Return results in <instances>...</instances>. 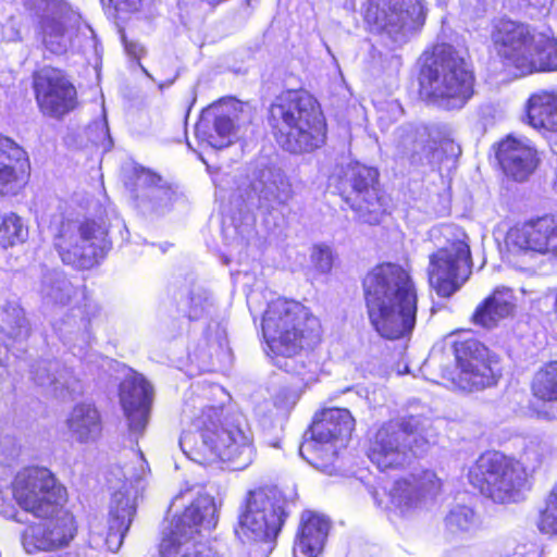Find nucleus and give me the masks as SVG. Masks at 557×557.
I'll return each instance as SVG.
<instances>
[{
    "label": "nucleus",
    "mask_w": 557,
    "mask_h": 557,
    "mask_svg": "<svg viewBox=\"0 0 557 557\" xmlns=\"http://www.w3.org/2000/svg\"><path fill=\"white\" fill-rule=\"evenodd\" d=\"M432 421L407 416L383 423L370 444L369 458L381 470L399 469L436 443Z\"/></svg>",
    "instance_id": "obj_5"
},
{
    "label": "nucleus",
    "mask_w": 557,
    "mask_h": 557,
    "mask_svg": "<svg viewBox=\"0 0 557 557\" xmlns=\"http://www.w3.org/2000/svg\"><path fill=\"white\" fill-rule=\"evenodd\" d=\"M216 523L218 507L214 498L208 494H199L183 515L174 520L170 532L162 539L163 549L173 547L178 541L196 542L195 535L200 528L211 530Z\"/></svg>",
    "instance_id": "obj_21"
},
{
    "label": "nucleus",
    "mask_w": 557,
    "mask_h": 557,
    "mask_svg": "<svg viewBox=\"0 0 557 557\" xmlns=\"http://www.w3.org/2000/svg\"><path fill=\"white\" fill-rule=\"evenodd\" d=\"M492 41L498 55L520 75L557 70V41L525 24L510 20L497 22Z\"/></svg>",
    "instance_id": "obj_6"
},
{
    "label": "nucleus",
    "mask_w": 557,
    "mask_h": 557,
    "mask_svg": "<svg viewBox=\"0 0 557 557\" xmlns=\"http://www.w3.org/2000/svg\"><path fill=\"white\" fill-rule=\"evenodd\" d=\"M7 359V350L0 348V367L4 366V361Z\"/></svg>",
    "instance_id": "obj_51"
},
{
    "label": "nucleus",
    "mask_w": 557,
    "mask_h": 557,
    "mask_svg": "<svg viewBox=\"0 0 557 557\" xmlns=\"http://www.w3.org/2000/svg\"><path fill=\"white\" fill-rule=\"evenodd\" d=\"M40 15L39 34L46 50L63 54L72 45L81 16L61 0H25Z\"/></svg>",
    "instance_id": "obj_15"
},
{
    "label": "nucleus",
    "mask_w": 557,
    "mask_h": 557,
    "mask_svg": "<svg viewBox=\"0 0 557 557\" xmlns=\"http://www.w3.org/2000/svg\"><path fill=\"white\" fill-rule=\"evenodd\" d=\"M116 11H136L141 0H109Z\"/></svg>",
    "instance_id": "obj_45"
},
{
    "label": "nucleus",
    "mask_w": 557,
    "mask_h": 557,
    "mask_svg": "<svg viewBox=\"0 0 557 557\" xmlns=\"http://www.w3.org/2000/svg\"><path fill=\"white\" fill-rule=\"evenodd\" d=\"M369 319L384 338L397 339L416 325L418 295L410 273L399 264L382 263L363 278Z\"/></svg>",
    "instance_id": "obj_1"
},
{
    "label": "nucleus",
    "mask_w": 557,
    "mask_h": 557,
    "mask_svg": "<svg viewBox=\"0 0 557 557\" xmlns=\"http://www.w3.org/2000/svg\"><path fill=\"white\" fill-rule=\"evenodd\" d=\"M532 393L543 401H557V360L545 364L535 373Z\"/></svg>",
    "instance_id": "obj_37"
},
{
    "label": "nucleus",
    "mask_w": 557,
    "mask_h": 557,
    "mask_svg": "<svg viewBox=\"0 0 557 557\" xmlns=\"http://www.w3.org/2000/svg\"><path fill=\"white\" fill-rule=\"evenodd\" d=\"M65 425L70 436L81 444L96 442L102 432L100 412L91 403L76 404L69 412Z\"/></svg>",
    "instance_id": "obj_31"
},
{
    "label": "nucleus",
    "mask_w": 557,
    "mask_h": 557,
    "mask_svg": "<svg viewBox=\"0 0 557 557\" xmlns=\"http://www.w3.org/2000/svg\"><path fill=\"white\" fill-rule=\"evenodd\" d=\"M0 515H2L5 518H9V519H14L16 521H20L16 518V510H15L14 506L4 500L1 491H0Z\"/></svg>",
    "instance_id": "obj_46"
},
{
    "label": "nucleus",
    "mask_w": 557,
    "mask_h": 557,
    "mask_svg": "<svg viewBox=\"0 0 557 557\" xmlns=\"http://www.w3.org/2000/svg\"><path fill=\"white\" fill-rule=\"evenodd\" d=\"M107 228L92 220L63 221L54 235L53 246L63 263L90 269L111 247Z\"/></svg>",
    "instance_id": "obj_11"
},
{
    "label": "nucleus",
    "mask_w": 557,
    "mask_h": 557,
    "mask_svg": "<svg viewBox=\"0 0 557 557\" xmlns=\"http://www.w3.org/2000/svg\"><path fill=\"white\" fill-rule=\"evenodd\" d=\"M515 308V296L511 289L499 287L479 305L472 315L474 324L492 329L510 315Z\"/></svg>",
    "instance_id": "obj_32"
},
{
    "label": "nucleus",
    "mask_w": 557,
    "mask_h": 557,
    "mask_svg": "<svg viewBox=\"0 0 557 557\" xmlns=\"http://www.w3.org/2000/svg\"><path fill=\"white\" fill-rule=\"evenodd\" d=\"M473 83L467 52L448 44L435 45L420 72L422 90L447 110L461 109L468 102Z\"/></svg>",
    "instance_id": "obj_4"
},
{
    "label": "nucleus",
    "mask_w": 557,
    "mask_h": 557,
    "mask_svg": "<svg viewBox=\"0 0 557 557\" xmlns=\"http://www.w3.org/2000/svg\"><path fill=\"white\" fill-rule=\"evenodd\" d=\"M535 461H536L537 463H541V462H542V457H541V458H536V459H535Z\"/></svg>",
    "instance_id": "obj_52"
},
{
    "label": "nucleus",
    "mask_w": 557,
    "mask_h": 557,
    "mask_svg": "<svg viewBox=\"0 0 557 557\" xmlns=\"http://www.w3.org/2000/svg\"><path fill=\"white\" fill-rule=\"evenodd\" d=\"M176 555H180V552L178 550H173L171 553H169L168 556H165L164 554H162L161 552V544L159 545V549H158V557H174Z\"/></svg>",
    "instance_id": "obj_49"
},
{
    "label": "nucleus",
    "mask_w": 557,
    "mask_h": 557,
    "mask_svg": "<svg viewBox=\"0 0 557 557\" xmlns=\"http://www.w3.org/2000/svg\"><path fill=\"white\" fill-rule=\"evenodd\" d=\"M1 321V332L10 338H24L29 333L24 311L17 304L9 302L4 307Z\"/></svg>",
    "instance_id": "obj_38"
},
{
    "label": "nucleus",
    "mask_w": 557,
    "mask_h": 557,
    "mask_svg": "<svg viewBox=\"0 0 557 557\" xmlns=\"http://www.w3.org/2000/svg\"><path fill=\"white\" fill-rule=\"evenodd\" d=\"M49 521L27 528L22 535V544L28 554L52 550L65 546L75 534L74 518L61 507Z\"/></svg>",
    "instance_id": "obj_23"
},
{
    "label": "nucleus",
    "mask_w": 557,
    "mask_h": 557,
    "mask_svg": "<svg viewBox=\"0 0 557 557\" xmlns=\"http://www.w3.org/2000/svg\"><path fill=\"white\" fill-rule=\"evenodd\" d=\"M277 144L292 153L309 152L324 143L325 124L315 99L302 90L280 94L269 109Z\"/></svg>",
    "instance_id": "obj_3"
},
{
    "label": "nucleus",
    "mask_w": 557,
    "mask_h": 557,
    "mask_svg": "<svg viewBox=\"0 0 557 557\" xmlns=\"http://www.w3.org/2000/svg\"><path fill=\"white\" fill-rule=\"evenodd\" d=\"M136 513L135 499L127 484L114 492L109 507L107 543L111 549H119Z\"/></svg>",
    "instance_id": "obj_28"
},
{
    "label": "nucleus",
    "mask_w": 557,
    "mask_h": 557,
    "mask_svg": "<svg viewBox=\"0 0 557 557\" xmlns=\"http://www.w3.org/2000/svg\"><path fill=\"white\" fill-rule=\"evenodd\" d=\"M34 90L40 111L60 119L77 104L76 89L60 70L44 67L34 74Z\"/></svg>",
    "instance_id": "obj_19"
},
{
    "label": "nucleus",
    "mask_w": 557,
    "mask_h": 557,
    "mask_svg": "<svg viewBox=\"0 0 557 557\" xmlns=\"http://www.w3.org/2000/svg\"><path fill=\"white\" fill-rule=\"evenodd\" d=\"M496 157L503 171L518 182L528 180L539 164L537 152L531 141L512 135L499 144Z\"/></svg>",
    "instance_id": "obj_25"
},
{
    "label": "nucleus",
    "mask_w": 557,
    "mask_h": 557,
    "mask_svg": "<svg viewBox=\"0 0 557 557\" xmlns=\"http://www.w3.org/2000/svg\"><path fill=\"white\" fill-rule=\"evenodd\" d=\"M11 493L17 505L37 518L58 513L66 500L65 488L47 468L29 467L16 473Z\"/></svg>",
    "instance_id": "obj_13"
},
{
    "label": "nucleus",
    "mask_w": 557,
    "mask_h": 557,
    "mask_svg": "<svg viewBox=\"0 0 557 557\" xmlns=\"http://www.w3.org/2000/svg\"><path fill=\"white\" fill-rule=\"evenodd\" d=\"M120 401L131 433L140 435L145 431L152 401V387L146 379L134 373L120 385Z\"/></svg>",
    "instance_id": "obj_24"
},
{
    "label": "nucleus",
    "mask_w": 557,
    "mask_h": 557,
    "mask_svg": "<svg viewBox=\"0 0 557 557\" xmlns=\"http://www.w3.org/2000/svg\"><path fill=\"white\" fill-rule=\"evenodd\" d=\"M557 109V98L548 91H539L530 96L525 104L523 121L533 128L552 129Z\"/></svg>",
    "instance_id": "obj_35"
},
{
    "label": "nucleus",
    "mask_w": 557,
    "mask_h": 557,
    "mask_svg": "<svg viewBox=\"0 0 557 557\" xmlns=\"http://www.w3.org/2000/svg\"><path fill=\"white\" fill-rule=\"evenodd\" d=\"M330 530V521L322 515L305 511L295 542L296 552L321 554Z\"/></svg>",
    "instance_id": "obj_33"
},
{
    "label": "nucleus",
    "mask_w": 557,
    "mask_h": 557,
    "mask_svg": "<svg viewBox=\"0 0 557 557\" xmlns=\"http://www.w3.org/2000/svg\"><path fill=\"white\" fill-rule=\"evenodd\" d=\"M212 302L206 292H193L189 297L188 318L199 320L210 313Z\"/></svg>",
    "instance_id": "obj_43"
},
{
    "label": "nucleus",
    "mask_w": 557,
    "mask_h": 557,
    "mask_svg": "<svg viewBox=\"0 0 557 557\" xmlns=\"http://www.w3.org/2000/svg\"><path fill=\"white\" fill-rule=\"evenodd\" d=\"M355 420L347 409L330 408L321 412L299 446L300 456L321 471H329L338 448L350 437Z\"/></svg>",
    "instance_id": "obj_10"
},
{
    "label": "nucleus",
    "mask_w": 557,
    "mask_h": 557,
    "mask_svg": "<svg viewBox=\"0 0 557 557\" xmlns=\"http://www.w3.org/2000/svg\"><path fill=\"white\" fill-rule=\"evenodd\" d=\"M447 243L430 256L429 282L442 297H449L471 272V252L468 235L459 228L444 230Z\"/></svg>",
    "instance_id": "obj_12"
},
{
    "label": "nucleus",
    "mask_w": 557,
    "mask_h": 557,
    "mask_svg": "<svg viewBox=\"0 0 557 557\" xmlns=\"http://www.w3.org/2000/svg\"><path fill=\"white\" fill-rule=\"evenodd\" d=\"M536 454V449L533 445H530L527 450H525V456L528 459L531 458L532 455H535Z\"/></svg>",
    "instance_id": "obj_50"
},
{
    "label": "nucleus",
    "mask_w": 557,
    "mask_h": 557,
    "mask_svg": "<svg viewBox=\"0 0 557 557\" xmlns=\"http://www.w3.org/2000/svg\"><path fill=\"white\" fill-rule=\"evenodd\" d=\"M320 554L300 553L294 548V557H319Z\"/></svg>",
    "instance_id": "obj_48"
},
{
    "label": "nucleus",
    "mask_w": 557,
    "mask_h": 557,
    "mask_svg": "<svg viewBox=\"0 0 557 557\" xmlns=\"http://www.w3.org/2000/svg\"><path fill=\"white\" fill-rule=\"evenodd\" d=\"M124 185L143 214L162 215L170 211L174 193L157 173L132 164L124 169Z\"/></svg>",
    "instance_id": "obj_16"
},
{
    "label": "nucleus",
    "mask_w": 557,
    "mask_h": 557,
    "mask_svg": "<svg viewBox=\"0 0 557 557\" xmlns=\"http://www.w3.org/2000/svg\"><path fill=\"white\" fill-rule=\"evenodd\" d=\"M262 333L273 352L290 357L320 341L321 325L300 302L277 298L264 312Z\"/></svg>",
    "instance_id": "obj_7"
},
{
    "label": "nucleus",
    "mask_w": 557,
    "mask_h": 557,
    "mask_svg": "<svg viewBox=\"0 0 557 557\" xmlns=\"http://www.w3.org/2000/svg\"><path fill=\"white\" fill-rule=\"evenodd\" d=\"M222 408H209L199 418L197 431L182 434L180 445L198 463L222 461L234 470H243L255 457L251 436L238 421L226 417L222 420Z\"/></svg>",
    "instance_id": "obj_2"
},
{
    "label": "nucleus",
    "mask_w": 557,
    "mask_h": 557,
    "mask_svg": "<svg viewBox=\"0 0 557 557\" xmlns=\"http://www.w3.org/2000/svg\"><path fill=\"white\" fill-rule=\"evenodd\" d=\"M173 547L163 549V540L161 541V552L165 556L173 550L180 552V557H220L205 544L198 542L178 541Z\"/></svg>",
    "instance_id": "obj_42"
},
{
    "label": "nucleus",
    "mask_w": 557,
    "mask_h": 557,
    "mask_svg": "<svg viewBox=\"0 0 557 557\" xmlns=\"http://www.w3.org/2000/svg\"><path fill=\"white\" fill-rule=\"evenodd\" d=\"M379 172L358 162L350 163L345 178L352 188L354 196L348 198L358 220L371 225L379 224L386 212V203L377 188Z\"/></svg>",
    "instance_id": "obj_17"
},
{
    "label": "nucleus",
    "mask_w": 557,
    "mask_h": 557,
    "mask_svg": "<svg viewBox=\"0 0 557 557\" xmlns=\"http://www.w3.org/2000/svg\"><path fill=\"white\" fill-rule=\"evenodd\" d=\"M426 127L403 125L394 133V146L397 158L406 160L412 166L431 164L436 151L435 143L429 138Z\"/></svg>",
    "instance_id": "obj_26"
},
{
    "label": "nucleus",
    "mask_w": 557,
    "mask_h": 557,
    "mask_svg": "<svg viewBox=\"0 0 557 557\" xmlns=\"http://www.w3.org/2000/svg\"><path fill=\"white\" fill-rule=\"evenodd\" d=\"M505 246L511 257L535 253L557 257V220L542 218L511 227L506 235Z\"/></svg>",
    "instance_id": "obj_20"
},
{
    "label": "nucleus",
    "mask_w": 557,
    "mask_h": 557,
    "mask_svg": "<svg viewBox=\"0 0 557 557\" xmlns=\"http://www.w3.org/2000/svg\"><path fill=\"white\" fill-rule=\"evenodd\" d=\"M285 505L284 496L276 488L249 492L235 529L236 535L243 542L262 543L267 550H271L287 516Z\"/></svg>",
    "instance_id": "obj_9"
},
{
    "label": "nucleus",
    "mask_w": 557,
    "mask_h": 557,
    "mask_svg": "<svg viewBox=\"0 0 557 557\" xmlns=\"http://www.w3.org/2000/svg\"><path fill=\"white\" fill-rule=\"evenodd\" d=\"M311 260L321 273H329L334 263L333 250L327 245H315L312 249Z\"/></svg>",
    "instance_id": "obj_44"
},
{
    "label": "nucleus",
    "mask_w": 557,
    "mask_h": 557,
    "mask_svg": "<svg viewBox=\"0 0 557 557\" xmlns=\"http://www.w3.org/2000/svg\"><path fill=\"white\" fill-rule=\"evenodd\" d=\"M446 525L453 533H470L479 528L480 521L473 509L457 506L446 517Z\"/></svg>",
    "instance_id": "obj_40"
},
{
    "label": "nucleus",
    "mask_w": 557,
    "mask_h": 557,
    "mask_svg": "<svg viewBox=\"0 0 557 557\" xmlns=\"http://www.w3.org/2000/svg\"><path fill=\"white\" fill-rule=\"evenodd\" d=\"M423 0H369L367 22L391 44L400 46L425 22Z\"/></svg>",
    "instance_id": "obj_14"
},
{
    "label": "nucleus",
    "mask_w": 557,
    "mask_h": 557,
    "mask_svg": "<svg viewBox=\"0 0 557 557\" xmlns=\"http://www.w3.org/2000/svg\"><path fill=\"white\" fill-rule=\"evenodd\" d=\"M470 483L495 503L517 502L528 486L524 466L498 451L482 454L469 472Z\"/></svg>",
    "instance_id": "obj_8"
},
{
    "label": "nucleus",
    "mask_w": 557,
    "mask_h": 557,
    "mask_svg": "<svg viewBox=\"0 0 557 557\" xmlns=\"http://www.w3.org/2000/svg\"><path fill=\"white\" fill-rule=\"evenodd\" d=\"M123 41H124L125 50L128 54L134 55L135 58L140 57L143 48L139 45H137L136 42H128V41H126V39L124 37H123Z\"/></svg>",
    "instance_id": "obj_47"
},
{
    "label": "nucleus",
    "mask_w": 557,
    "mask_h": 557,
    "mask_svg": "<svg viewBox=\"0 0 557 557\" xmlns=\"http://www.w3.org/2000/svg\"><path fill=\"white\" fill-rule=\"evenodd\" d=\"M40 294L48 304L66 305L76 294V289L63 273L49 271L42 276Z\"/></svg>",
    "instance_id": "obj_36"
},
{
    "label": "nucleus",
    "mask_w": 557,
    "mask_h": 557,
    "mask_svg": "<svg viewBox=\"0 0 557 557\" xmlns=\"http://www.w3.org/2000/svg\"><path fill=\"white\" fill-rule=\"evenodd\" d=\"M27 163L25 150L11 138L0 135V195L15 193Z\"/></svg>",
    "instance_id": "obj_29"
},
{
    "label": "nucleus",
    "mask_w": 557,
    "mask_h": 557,
    "mask_svg": "<svg viewBox=\"0 0 557 557\" xmlns=\"http://www.w3.org/2000/svg\"><path fill=\"white\" fill-rule=\"evenodd\" d=\"M195 135L200 145L222 149L233 143L235 124L228 115L216 114L214 109H210L202 112L195 126Z\"/></svg>",
    "instance_id": "obj_30"
},
{
    "label": "nucleus",
    "mask_w": 557,
    "mask_h": 557,
    "mask_svg": "<svg viewBox=\"0 0 557 557\" xmlns=\"http://www.w3.org/2000/svg\"><path fill=\"white\" fill-rule=\"evenodd\" d=\"M253 189L270 206L284 205L293 196L290 183L283 171L276 168L263 169L258 181L253 183Z\"/></svg>",
    "instance_id": "obj_34"
},
{
    "label": "nucleus",
    "mask_w": 557,
    "mask_h": 557,
    "mask_svg": "<svg viewBox=\"0 0 557 557\" xmlns=\"http://www.w3.org/2000/svg\"><path fill=\"white\" fill-rule=\"evenodd\" d=\"M537 527L543 533H557V483L547 497L545 509L540 513Z\"/></svg>",
    "instance_id": "obj_41"
},
{
    "label": "nucleus",
    "mask_w": 557,
    "mask_h": 557,
    "mask_svg": "<svg viewBox=\"0 0 557 557\" xmlns=\"http://www.w3.org/2000/svg\"><path fill=\"white\" fill-rule=\"evenodd\" d=\"M487 357V348L476 341H467L456 347L460 368L458 381L462 389H481L496 383V373Z\"/></svg>",
    "instance_id": "obj_22"
},
{
    "label": "nucleus",
    "mask_w": 557,
    "mask_h": 557,
    "mask_svg": "<svg viewBox=\"0 0 557 557\" xmlns=\"http://www.w3.org/2000/svg\"><path fill=\"white\" fill-rule=\"evenodd\" d=\"M33 380L57 397L82 393V384L73 371L57 360L39 361L32 370Z\"/></svg>",
    "instance_id": "obj_27"
},
{
    "label": "nucleus",
    "mask_w": 557,
    "mask_h": 557,
    "mask_svg": "<svg viewBox=\"0 0 557 557\" xmlns=\"http://www.w3.org/2000/svg\"><path fill=\"white\" fill-rule=\"evenodd\" d=\"M28 236V228L15 213L5 214L0 223V246L3 248L23 243Z\"/></svg>",
    "instance_id": "obj_39"
},
{
    "label": "nucleus",
    "mask_w": 557,
    "mask_h": 557,
    "mask_svg": "<svg viewBox=\"0 0 557 557\" xmlns=\"http://www.w3.org/2000/svg\"><path fill=\"white\" fill-rule=\"evenodd\" d=\"M441 490V480L433 471L421 470L396 480L388 490V502L377 499V493H373L377 506L397 511L401 516L412 513L419 509L426 498L434 497Z\"/></svg>",
    "instance_id": "obj_18"
}]
</instances>
